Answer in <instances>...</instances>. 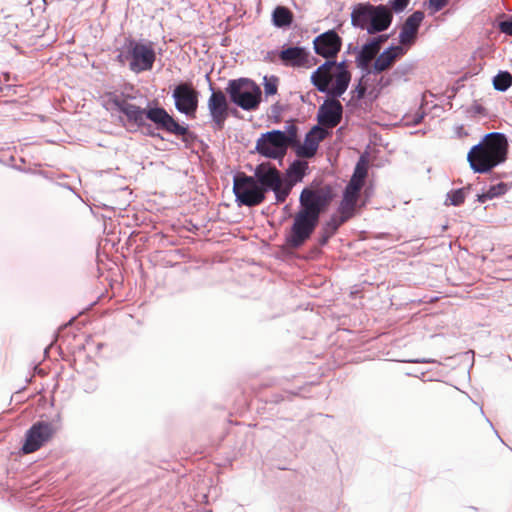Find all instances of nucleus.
I'll return each mask as SVG.
<instances>
[{
  "label": "nucleus",
  "instance_id": "obj_42",
  "mask_svg": "<svg viewBox=\"0 0 512 512\" xmlns=\"http://www.w3.org/2000/svg\"><path fill=\"white\" fill-rule=\"evenodd\" d=\"M475 196H476V199H477L478 201H480V193H477Z\"/></svg>",
  "mask_w": 512,
  "mask_h": 512
},
{
  "label": "nucleus",
  "instance_id": "obj_38",
  "mask_svg": "<svg viewBox=\"0 0 512 512\" xmlns=\"http://www.w3.org/2000/svg\"><path fill=\"white\" fill-rule=\"evenodd\" d=\"M387 38L388 37L386 35H380L378 37L372 38L369 42H374L375 49L379 51L381 44L385 42Z\"/></svg>",
  "mask_w": 512,
  "mask_h": 512
},
{
  "label": "nucleus",
  "instance_id": "obj_20",
  "mask_svg": "<svg viewBox=\"0 0 512 512\" xmlns=\"http://www.w3.org/2000/svg\"><path fill=\"white\" fill-rule=\"evenodd\" d=\"M279 57L286 66L302 67L308 62L306 49L298 46L283 49Z\"/></svg>",
  "mask_w": 512,
  "mask_h": 512
},
{
  "label": "nucleus",
  "instance_id": "obj_31",
  "mask_svg": "<svg viewBox=\"0 0 512 512\" xmlns=\"http://www.w3.org/2000/svg\"><path fill=\"white\" fill-rule=\"evenodd\" d=\"M263 80L264 92L266 96L276 94L278 90L279 79L276 76H265Z\"/></svg>",
  "mask_w": 512,
  "mask_h": 512
},
{
  "label": "nucleus",
  "instance_id": "obj_32",
  "mask_svg": "<svg viewBox=\"0 0 512 512\" xmlns=\"http://www.w3.org/2000/svg\"><path fill=\"white\" fill-rule=\"evenodd\" d=\"M398 74L399 70L397 69L392 76H381L377 81V93H379L382 89L388 87L393 81V76H397Z\"/></svg>",
  "mask_w": 512,
  "mask_h": 512
},
{
  "label": "nucleus",
  "instance_id": "obj_34",
  "mask_svg": "<svg viewBox=\"0 0 512 512\" xmlns=\"http://www.w3.org/2000/svg\"><path fill=\"white\" fill-rule=\"evenodd\" d=\"M351 93L353 99L361 100L365 96L366 86L362 82H359L358 85L351 91Z\"/></svg>",
  "mask_w": 512,
  "mask_h": 512
},
{
  "label": "nucleus",
  "instance_id": "obj_28",
  "mask_svg": "<svg viewBox=\"0 0 512 512\" xmlns=\"http://www.w3.org/2000/svg\"><path fill=\"white\" fill-rule=\"evenodd\" d=\"M292 187L293 183H288L282 179V184H278L276 188H271L270 191L274 192L277 203H283L289 196Z\"/></svg>",
  "mask_w": 512,
  "mask_h": 512
},
{
  "label": "nucleus",
  "instance_id": "obj_30",
  "mask_svg": "<svg viewBox=\"0 0 512 512\" xmlns=\"http://www.w3.org/2000/svg\"><path fill=\"white\" fill-rule=\"evenodd\" d=\"M469 189L470 187L452 190L447 194L446 203H449L450 205L453 206H459L464 202L466 198V193Z\"/></svg>",
  "mask_w": 512,
  "mask_h": 512
},
{
  "label": "nucleus",
  "instance_id": "obj_26",
  "mask_svg": "<svg viewBox=\"0 0 512 512\" xmlns=\"http://www.w3.org/2000/svg\"><path fill=\"white\" fill-rule=\"evenodd\" d=\"M512 85V75L507 71H501L493 78V87L497 91L504 92Z\"/></svg>",
  "mask_w": 512,
  "mask_h": 512
},
{
  "label": "nucleus",
  "instance_id": "obj_22",
  "mask_svg": "<svg viewBox=\"0 0 512 512\" xmlns=\"http://www.w3.org/2000/svg\"><path fill=\"white\" fill-rule=\"evenodd\" d=\"M338 211L339 215H332L323 227V230L325 232H328V236H333L337 232L339 227L346 221H348L354 214L353 212L347 210L344 211L338 209Z\"/></svg>",
  "mask_w": 512,
  "mask_h": 512
},
{
  "label": "nucleus",
  "instance_id": "obj_2",
  "mask_svg": "<svg viewBox=\"0 0 512 512\" xmlns=\"http://www.w3.org/2000/svg\"><path fill=\"white\" fill-rule=\"evenodd\" d=\"M333 190L329 185L318 188H304L299 197L300 208L294 215L293 224L286 243L289 247H301L315 231L320 215L333 200Z\"/></svg>",
  "mask_w": 512,
  "mask_h": 512
},
{
  "label": "nucleus",
  "instance_id": "obj_23",
  "mask_svg": "<svg viewBox=\"0 0 512 512\" xmlns=\"http://www.w3.org/2000/svg\"><path fill=\"white\" fill-rule=\"evenodd\" d=\"M307 169L308 163L306 161L294 160L286 170V175L288 177L287 182L293 183L294 185L295 183L302 181Z\"/></svg>",
  "mask_w": 512,
  "mask_h": 512
},
{
  "label": "nucleus",
  "instance_id": "obj_33",
  "mask_svg": "<svg viewBox=\"0 0 512 512\" xmlns=\"http://www.w3.org/2000/svg\"><path fill=\"white\" fill-rule=\"evenodd\" d=\"M410 0H390L389 6L395 13L403 12L409 5Z\"/></svg>",
  "mask_w": 512,
  "mask_h": 512
},
{
  "label": "nucleus",
  "instance_id": "obj_41",
  "mask_svg": "<svg viewBox=\"0 0 512 512\" xmlns=\"http://www.w3.org/2000/svg\"><path fill=\"white\" fill-rule=\"evenodd\" d=\"M474 107H475V110H476L477 112H480V106H479V105L475 104V106H474Z\"/></svg>",
  "mask_w": 512,
  "mask_h": 512
},
{
  "label": "nucleus",
  "instance_id": "obj_17",
  "mask_svg": "<svg viewBox=\"0 0 512 512\" xmlns=\"http://www.w3.org/2000/svg\"><path fill=\"white\" fill-rule=\"evenodd\" d=\"M253 177L265 192L282 184L283 179L280 171L270 162H262L257 165Z\"/></svg>",
  "mask_w": 512,
  "mask_h": 512
},
{
  "label": "nucleus",
  "instance_id": "obj_43",
  "mask_svg": "<svg viewBox=\"0 0 512 512\" xmlns=\"http://www.w3.org/2000/svg\"><path fill=\"white\" fill-rule=\"evenodd\" d=\"M148 134H149L150 136H154V135H155V134H154L152 131H150V130L148 131Z\"/></svg>",
  "mask_w": 512,
  "mask_h": 512
},
{
  "label": "nucleus",
  "instance_id": "obj_25",
  "mask_svg": "<svg viewBox=\"0 0 512 512\" xmlns=\"http://www.w3.org/2000/svg\"><path fill=\"white\" fill-rule=\"evenodd\" d=\"M509 188L510 186L504 182L491 185L489 189H487L485 192H482V203H484L486 200H491L493 198L504 195Z\"/></svg>",
  "mask_w": 512,
  "mask_h": 512
},
{
  "label": "nucleus",
  "instance_id": "obj_8",
  "mask_svg": "<svg viewBox=\"0 0 512 512\" xmlns=\"http://www.w3.org/2000/svg\"><path fill=\"white\" fill-rule=\"evenodd\" d=\"M233 192L240 205L253 207L265 200L266 192L253 176L244 173L234 177Z\"/></svg>",
  "mask_w": 512,
  "mask_h": 512
},
{
  "label": "nucleus",
  "instance_id": "obj_10",
  "mask_svg": "<svg viewBox=\"0 0 512 512\" xmlns=\"http://www.w3.org/2000/svg\"><path fill=\"white\" fill-rule=\"evenodd\" d=\"M57 430L58 427L52 422L37 421L34 423L25 434L23 453L29 454L39 450L53 438Z\"/></svg>",
  "mask_w": 512,
  "mask_h": 512
},
{
  "label": "nucleus",
  "instance_id": "obj_18",
  "mask_svg": "<svg viewBox=\"0 0 512 512\" xmlns=\"http://www.w3.org/2000/svg\"><path fill=\"white\" fill-rule=\"evenodd\" d=\"M424 17V12L420 10L413 12L410 16L407 17L399 33V46L405 48V46H411L415 43L418 30Z\"/></svg>",
  "mask_w": 512,
  "mask_h": 512
},
{
  "label": "nucleus",
  "instance_id": "obj_36",
  "mask_svg": "<svg viewBox=\"0 0 512 512\" xmlns=\"http://www.w3.org/2000/svg\"><path fill=\"white\" fill-rule=\"evenodd\" d=\"M423 119L422 113H416L413 116H405L404 120L406 121L407 125H417L421 122Z\"/></svg>",
  "mask_w": 512,
  "mask_h": 512
},
{
  "label": "nucleus",
  "instance_id": "obj_40",
  "mask_svg": "<svg viewBox=\"0 0 512 512\" xmlns=\"http://www.w3.org/2000/svg\"><path fill=\"white\" fill-rule=\"evenodd\" d=\"M332 236H328V232L323 230V235L320 238V244L325 245Z\"/></svg>",
  "mask_w": 512,
  "mask_h": 512
},
{
  "label": "nucleus",
  "instance_id": "obj_7",
  "mask_svg": "<svg viewBox=\"0 0 512 512\" xmlns=\"http://www.w3.org/2000/svg\"><path fill=\"white\" fill-rule=\"evenodd\" d=\"M508 141L504 134L492 132L482 138V174L505 162Z\"/></svg>",
  "mask_w": 512,
  "mask_h": 512
},
{
  "label": "nucleus",
  "instance_id": "obj_29",
  "mask_svg": "<svg viewBox=\"0 0 512 512\" xmlns=\"http://www.w3.org/2000/svg\"><path fill=\"white\" fill-rule=\"evenodd\" d=\"M467 161L475 173H480V142L470 149L467 155Z\"/></svg>",
  "mask_w": 512,
  "mask_h": 512
},
{
  "label": "nucleus",
  "instance_id": "obj_27",
  "mask_svg": "<svg viewBox=\"0 0 512 512\" xmlns=\"http://www.w3.org/2000/svg\"><path fill=\"white\" fill-rule=\"evenodd\" d=\"M282 136L284 138L283 142L287 148L293 147L298 144V128L294 124H290L286 127L285 131H282Z\"/></svg>",
  "mask_w": 512,
  "mask_h": 512
},
{
  "label": "nucleus",
  "instance_id": "obj_14",
  "mask_svg": "<svg viewBox=\"0 0 512 512\" xmlns=\"http://www.w3.org/2000/svg\"><path fill=\"white\" fill-rule=\"evenodd\" d=\"M338 98L339 97L328 96L318 108L317 120L324 129H332L342 120L343 106Z\"/></svg>",
  "mask_w": 512,
  "mask_h": 512
},
{
  "label": "nucleus",
  "instance_id": "obj_3",
  "mask_svg": "<svg viewBox=\"0 0 512 512\" xmlns=\"http://www.w3.org/2000/svg\"><path fill=\"white\" fill-rule=\"evenodd\" d=\"M311 83L315 88L328 96L341 97L348 89L351 73L346 61L337 63L335 60H326L312 74Z\"/></svg>",
  "mask_w": 512,
  "mask_h": 512
},
{
  "label": "nucleus",
  "instance_id": "obj_9",
  "mask_svg": "<svg viewBox=\"0 0 512 512\" xmlns=\"http://www.w3.org/2000/svg\"><path fill=\"white\" fill-rule=\"evenodd\" d=\"M367 173V164L365 160L361 158L356 164L353 175L344 190L339 210H347L354 213L359 193L364 185Z\"/></svg>",
  "mask_w": 512,
  "mask_h": 512
},
{
  "label": "nucleus",
  "instance_id": "obj_4",
  "mask_svg": "<svg viewBox=\"0 0 512 512\" xmlns=\"http://www.w3.org/2000/svg\"><path fill=\"white\" fill-rule=\"evenodd\" d=\"M116 60L123 66L127 65L135 74L150 71L156 60L153 43L128 37L117 49Z\"/></svg>",
  "mask_w": 512,
  "mask_h": 512
},
{
  "label": "nucleus",
  "instance_id": "obj_16",
  "mask_svg": "<svg viewBox=\"0 0 512 512\" xmlns=\"http://www.w3.org/2000/svg\"><path fill=\"white\" fill-rule=\"evenodd\" d=\"M328 135V131L320 126H314L305 136L304 143L295 146V153L301 158H312L319 147V143Z\"/></svg>",
  "mask_w": 512,
  "mask_h": 512
},
{
  "label": "nucleus",
  "instance_id": "obj_5",
  "mask_svg": "<svg viewBox=\"0 0 512 512\" xmlns=\"http://www.w3.org/2000/svg\"><path fill=\"white\" fill-rule=\"evenodd\" d=\"M391 7L386 5H372L370 3H359L353 7L351 12V24L369 34L383 32L389 28L393 20Z\"/></svg>",
  "mask_w": 512,
  "mask_h": 512
},
{
  "label": "nucleus",
  "instance_id": "obj_6",
  "mask_svg": "<svg viewBox=\"0 0 512 512\" xmlns=\"http://www.w3.org/2000/svg\"><path fill=\"white\" fill-rule=\"evenodd\" d=\"M231 101L246 111L258 108L261 101V89L248 78L230 80L226 87Z\"/></svg>",
  "mask_w": 512,
  "mask_h": 512
},
{
  "label": "nucleus",
  "instance_id": "obj_19",
  "mask_svg": "<svg viewBox=\"0 0 512 512\" xmlns=\"http://www.w3.org/2000/svg\"><path fill=\"white\" fill-rule=\"evenodd\" d=\"M406 48L402 46H390L380 53L375 59L369 74H380L389 69L397 59L406 54Z\"/></svg>",
  "mask_w": 512,
  "mask_h": 512
},
{
  "label": "nucleus",
  "instance_id": "obj_24",
  "mask_svg": "<svg viewBox=\"0 0 512 512\" xmlns=\"http://www.w3.org/2000/svg\"><path fill=\"white\" fill-rule=\"evenodd\" d=\"M293 21L292 12L284 6H277L272 13V22L278 28L288 27Z\"/></svg>",
  "mask_w": 512,
  "mask_h": 512
},
{
  "label": "nucleus",
  "instance_id": "obj_11",
  "mask_svg": "<svg viewBox=\"0 0 512 512\" xmlns=\"http://www.w3.org/2000/svg\"><path fill=\"white\" fill-rule=\"evenodd\" d=\"M283 140L281 130L268 131L258 138L255 151L263 157L281 160L288 150Z\"/></svg>",
  "mask_w": 512,
  "mask_h": 512
},
{
  "label": "nucleus",
  "instance_id": "obj_1",
  "mask_svg": "<svg viewBox=\"0 0 512 512\" xmlns=\"http://www.w3.org/2000/svg\"><path fill=\"white\" fill-rule=\"evenodd\" d=\"M139 91L133 86L126 87L123 91H114L105 96V108L111 111H118L124 114L128 122L137 127L146 126L145 120L148 119L155 124L158 130L176 136H185L188 134V126L180 125L164 108L153 107L149 109L141 108L133 103L139 95Z\"/></svg>",
  "mask_w": 512,
  "mask_h": 512
},
{
  "label": "nucleus",
  "instance_id": "obj_21",
  "mask_svg": "<svg viewBox=\"0 0 512 512\" xmlns=\"http://www.w3.org/2000/svg\"><path fill=\"white\" fill-rule=\"evenodd\" d=\"M379 51L375 49L374 42H368L361 50L358 52L356 56L357 66L367 74H369V70L372 68V61L377 58Z\"/></svg>",
  "mask_w": 512,
  "mask_h": 512
},
{
  "label": "nucleus",
  "instance_id": "obj_13",
  "mask_svg": "<svg viewBox=\"0 0 512 512\" xmlns=\"http://www.w3.org/2000/svg\"><path fill=\"white\" fill-rule=\"evenodd\" d=\"M210 90L211 95L207 102L209 115L213 128L215 130H222L229 116L228 101L223 91L215 90L212 86H210Z\"/></svg>",
  "mask_w": 512,
  "mask_h": 512
},
{
  "label": "nucleus",
  "instance_id": "obj_39",
  "mask_svg": "<svg viewBox=\"0 0 512 512\" xmlns=\"http://www.w3.org/2000/svg\"><path fill=\"white\" fill-rule=\"evenodd\" d=\"M455 131L458 137L467 136L468 133L464 130L463 126H456Z\"/></svg>",
  "mask_w": 512,
  "mask_h": 512
},
{
  "label": "nucleus",
  "instance_id": "obj_35",
  "mask_svg": "<svg viewBox=\"0 0 512 512\" xmlns=\"http://www.w3.org/2000/svg\"><path fill=\"white\" fill-rule=\"evenodd\" d=\"M450 0H429V7L434 11L438 12L442 10Z\"/></svg>",
  "mask_w": 512,
  "mask_h": 512
},
{
  "label": "nucleus",
  "instance_id": "obj_12",
  "mask_svg": "<svg viewBox=\"0 0 512 512\" xmlns=\"http://www.w3.org/2000/svg\"><path fill=\"white\" fill-rule=\"evenodd\" d=\"M174 105L179 113L194 118L199 103V92L189 82L178 84L173 92Z\"/></svg>",
  "mask_w": 512,
  "mask_h": 512
},
{
  "label": "nucleus",
  "instance_id": "obj_15",
  "mask_svg": "<svg viewBox=\"0 0 512 512\" xmlns=\"http://www.w3.org/2000/svg\"><path fill=\"white\" fill-rule=\"evenodd\" d=\"M315 53L323 58L332 59L341 50L342 39L335 30H328L318 35L314 41Z\"/></svg>",
  "mask_w": 512,
  "mask_h": 512
},
{
  "label": "nucleus",
  "instance_id": "obj_37",
  "mask_svg": "<svg viewBox=\"0 0 512 512\" xmlns=\"http://www.w3.org/2000/svg\"><path fill=\"white\" fill-rule=\"evenodd\" d=\"M499 29L501 30V32L512 36V20L500 22Z\"/></svg>",
  "mask_w": 512,
  "mask_h": 512
}]
</instances>
